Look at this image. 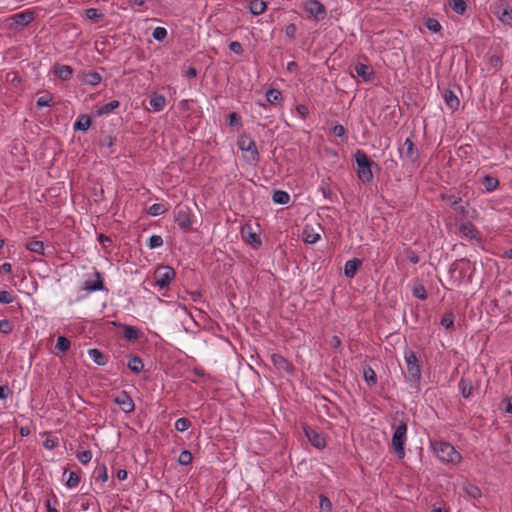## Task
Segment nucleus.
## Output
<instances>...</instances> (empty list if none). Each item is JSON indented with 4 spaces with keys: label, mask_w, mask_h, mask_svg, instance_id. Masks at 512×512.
<instances>
[{
    "label": "nucleus",
    "mask_w": 512,
    "mask_h": 512,
    "mask_svg": "<svg viewBox=\"0 0 512 512\" xmlns=\"http://www.w3.org/2000/svg\"><path fill=\"white\" fill-rule=\"evenodd\" d=\"M392 428L394 431L390 446L394 450L397 458L401 460L405 457L404 447L407 441V424L406 422L401 421L398 425L392 424Z\"/></svg>",
    "instance_id": "f257e3e1"
},
{
    "label": "nucleus",
    "mask_w": 512,
    "mask_h": 512,
    "mask_svg": "<svg viewBox=\"0 0 512 512\" xmlns=\"http://www.w3.org/2000/svg\"><path fill=\"white\" fill-rule=\"evenodd\" d=\"M404 359L407 366L406 380L410 384L417 386L420 383L422 376L419 359L415 352L408 348L404 351Z\"/></svg>",
    "instance_id": "f03ea898"
},
{
    "label": "nucleus",
    "mask_w": 512,
    "mask_h": 512,
    "mask_svg": "<svg viewBox=\"0 0 512 512\" xmlns=\"http://www.w3.org/2000/svg\"><path fill=\"white\" fill-rule=\"evenodd\" d=\"M176 276L175 270L168 265H160L154 271V286L160 290L167 289Z\"/></svg>",
    "instance_id": "7ed1b4c3"
},
{
    "label": "nucleus",
    "mask_w": 512,
    "mask_h": 512,
    "mask_svg": "<svg viewBox=\"0 0 512 512\" xmlns=\"http://www.w3.org/2000/svg\"><path fill=\"white\" fill-rule=\"evenodd\" d=\"M437 457L447 463L457 464L461 461V454L448 442H439L434 445Z\"/></svg>",
    "instance_id": "20e7f679"
},
{
    "label": "nucleus",
    "mask_w": 512,
    "mask_h": 512,
    "mask_svg": "<svg viewBox=\"0 0 512 512\" xmlns=\"http://www.w3.org/2000/svg\"><path fill=\"white\" fill-rule=\"evenodd\" d=\"M304 11L316 21L326 18V7L319 0H307L303 3Z\"/></svg>",
    "instance_id": "39448f33"
},
{
    "label": "nucleus",
    "mask_w": 512,
    "mask_h": 512,
    "mask_svg": "<svg viewBox=\"0 0 512 512\" xmlns=\"http://www.w3.org/2000/svg\"><path fill=\"white\" fill-rule=\"evenodd\" d=\"M9 19L12 21V23L9 25L10 29L13 28V25H15L16 29L24 28L34 21L35 12L27 9L11 15Z\"/></svg>",
    "instance_id": "423d86ee"
},
{
    "label": "nucleus",
    "mask_w": 512,
    "mask_h": 512,
    "mask_svg": "<svg viewBox=\"0 0 512 512\" xmlns=\"http://www.w3.org/2000/svg\"><path fill=\"white\" fill-rule=\"evenodd\" d=\"M237 144L242 152L247 153V155H244V157L255 160V158L258 156L256 143L248 134L241 135L237 141Z\"/></svg>",
    "instance_id": "0eeeda50"
},
{
    "label": "nucleus",
    "mask_w": 512,
    "mask_h": 512,
    "mask_svg": "<svg viewBox=\"0 0 512 512\" xmlns=\"http://www.w3.org/2000/svg\"><path fill=\"white\" fill-rule=\"evenodd\" d=\"M459 232L465 238L476 241L478 243L482 242L480 232L478 231L477 227L470 221L461 223L459 226Z\"/></svg>",
    "instance_id": "6e6552de"
},
{
    "label": "nucleus",
    "mask_w": 512,
    "mask_h": 512,
    "mask_svg": "<svg viewBox=\"0 0 512 512\" xmlns=\"http://www.w3.org/2000/svg\"><path fill=\"white\" fill-rule=\"evenodd\" d=\"M305 436L312 446L317 449H324L326 447V440L322 434L318 431L312 429L309 426H304L303 428Z\"/></svg>",
    "instance_id": "1a4fd4ad"
},
{
    "label": "nucleus",
    "mask_w": 512,
    "mask_h": 512,
    "mask_svg": "<svg viewBox=\"0 0 512 512\" xmlns=\"http://www.w3.org/2000/svg\"><path fill=\"white\" fill-rule=\"evenodd\" d=\"M114 402L126 414L133 412L135 409L134 401L126 391H121L117 396H115Z\"/></svg>",
    "instance_id": "9d476101"
},
{
    "label": "nucleus",
    "mask_w": 512,
    "mask_h": 512,
    "mask_svg": "<svg viewBox=\"0 0 512 512\" xmlns=\"http://www.w3.org/2000/svg\"><path fill=\"white\" fill-rule=\"evenodd\" d=\"M357 163V175L361 182L369 183L373 179L372 165L376 162H356Z\"/></svg>",
    "instance_id": "9b49d317"
},
{
    "label": "nucleus",
    "mask_w": 512,
    "mask_h": 512,
    "mask_svg": "<svg viewBox=\"0 0 512 512\" xmlns=\"http://www.w3.org/2000/svg\"><path fill=\"white\" fill-rule=\"evenodd\" d=\"M241 234L243 239L249 243L253 248H259L262 245V241L260 239V236L253 231V228L251 225L246 224L241 229Z\"/></svg>",
    "instance_id": "f8f14e48"
},
{
    "label": "nucleus",
    "mask_w": 512,
    "mask_h": 512,
    "mask_svg": "<svg viewBox=\"0 0 512 512\" xmlns=\"http://www.w3.org/2000/svg\"><path fill=\"white\" fill-rule=\"evenodd\" d=\"M498 19L506 25H512V8L507 3H500L495 7Z\"/></svg>",
    "instance_id": "ddd939ff"
},
{
    "label": "nucleus",
    "mask_w": 512,
    "mask_h": 512,
    "mask_svg": "<svg viewBox=\"0 0 512 512\" xmlns=\"http://www.w3.org/2000/svg\"><path fill=\"white\" fill-rule=\"evenodd\" d=\"M354 71L364 82H371L375 78V72L373 69L364 63H356Z\"/></svg>",
    "instance_id": "4468645a"
},
{
    "label": "nucleus",
    "mask_w": 512,
    "mask_h": 512,
    "mask_svg": "<svg viewBox=\"0 0 512 512\" xmlns=\"http://www.w3.org/2000/svg\"><path fill=\"white\" fill-rule=\"evenodd\" d=\"M188 208L186 207H179L177 209L176 215H175V221L182 229H187L191 226L192 221L190 219V214L188 212Z\"/></svg>",
    "instance_id": "2eb2a0df"
},
{
    "label": "nucleus",
    "mask_w": 512,
    "mask_h": 512,
    "mask_svg": "<svg viewBox=\"0 0 512 512\" xmlns=\"http://www.w3.org/2000/svg\"><path fill=\"white\" fill-rule=\"evenodd\" d=\"M94 281L86 280L84 283V290L88 292L103 291L105 290L104 282L100 272H94Z\"/></svg>",
    "instance_id": "dca6fc26"
},
{
    "label": "nucleus",
    "mask_w": 512,
    "mask_h": 512,
    "mask_svg": "<svg viewBox=\"0 0 512 512\" xmlns=\"http://www.w3.org/2000/svg\"><path fill=\"white\" fill-rule=\"evenodd\" d=\"M271 361L273 365L280 371L289 373L293 370L291 363L280 354H272Z\"/></svg>",
    "instance_id": "f3484780"
},
{
    "label": "nucleus",
    "mask_w": 512,
    "mask_h": 512,
    "mask_svg": "<svg viewBox=\"0 0 512 512\" xmlns=\"http://www.w3.org/2000/svg\"><path fill=\"white\" fill-rule=\"evenodd\" d=\"M400 153L402 157H406L411 160L418 157V150L413 141L409 138L405 140L403 146L400 148Z\"/></svg>",
    "instance_id": "a211bd4d"
},
{
    "label": "nucleus",
    "mask_w": 512,
    "mask_h": 512,
    "mask_svg": "<svg viewBox=\"0 0 512 512\" xmlns=\"http://www.w3.org/2000/svg\"><path fill=\"white\" fill-rule=\"evenodd\" d=\"M441 198L444 201H446L451 206V208L453 210H455L456 212L463 214V215L466 214V209H465L464 205L462 204L461 198H457L454 195H447V194H442Z\"/></svg>",
    "instance_id": "6ab92c4d"
},
{
    "label": "nucleus",
    "mask_w": 512,
    "mask_h": 512,
    "mask_svg": "<svg viewBox=\"0 0 512 512\" xmlns=\"http://www.w3.org/2000/svg\"><path fill=\"white\" fill-rule=\"evenodd\" d=\"M363 261L358 258L348 260L344 266V275L347 278H354Z\"/></svg>",
    "instance_id": "aec40b11"
},
{
    "label": "nucleus",
    "mask_w": 512,
    "mask_h": 512,
    "mask_svg": "<svg viewBox=\"0 0 512 512\" xmlns=\"http://www.w3.org/2000/svg\"><path fill=\"white\" fill-rule=\"evenodd\" d=\"M54 74L62 81H68L73 75V68L69 65L56 64L53 67Z\"/></svg>",
    "instance_id": "412c9836"
},
{
    "label": "nucleus",
    "mask_w": 512,
    "mask_h": 512,
    "mask_svg": "<svg viewBox=\"0 0 512 512\" xmlns=\"http://www.w3.org/2000/svg\"><path fill=\"white\" fill-rule=\"evenodd\" d=\"M444 101L447 107L452 111H456L459 108L460 100L458 96L452 90H445L443 94Z\"/></svg>",
    "instance_id": "4be33fe9"
},
{
    "label": "nucleus",
    "mask_w": 512,
    "mask_h": 512,
    "mask_svg": "<svg viewBox=\"0 0 512 512\" xmlns=\"http://www.w3.org/2000/svg\"><path fill=\"white\" fill-rule=\"evenodd\" d=\"M363 378L369 387H373L377 384V375L374 369L368 364L362 365Z\"/></svg>",
    "instance_id": "5701e85b"
},
{
    "label": "nucleus",
    "mask_w": 512,
    "mask_h": 512,
    "mask_svg": "<svg viewBox=\"0 0 512 512\" xmlns=\"http://www.w3.org/2000/svg\"><path fill=\"white\" fill-rule=\"evenodd\" d=\"M89 357L93 360V362L99 366H104L108 362V358L104 355L99 349L91 348L88 350Z\"/></svg>",
    "instance_id": "b1692460"
},
{
    "label": "nucleus",
    "mask_w": 512,
    "mask_h": 512,
    "mask_svg": "<svg viewBox=\"0 0 512 512\" xmlns=\"http://www.w3.org/2000/svg\"><path fill=\"white\" fill-rule=\"evenodd\" d=\"M101 80V75L95 71L84 72L82 75V81L91 86H97Z\"/></svg>",
    "instance_id": "393cba45"
},
{
    "label": "nucleus",
    "mask_w": 512,
    "mask_h": 512,
    "mask_svg": "<svg viewBox=\"0 0 512 512\" xmlns=\"http://www.w3.org/2000/svg\"><path fill=\"white\" fill-rule=\"evenodd\" d=\"M92 120L88 115H81L79 118L75 121L73 128L76 131H87L91 126Z\"/></svg>",
    "instance_id": "a878e982"
},
{
    "label": "nucleus",
    "mask_w": 512,
    "mask_h": 512,
    "mask_svg": "<svg viewBox=\"0 0 512 512\" xmlns=\"http://www.w3.org/2000/svg\"><path fill=\"white\" fill-rule=\"evenodd\" d=\"M128 368L131 372L134 374H140L144 369V363L143 360L139 356H133L129 359Z\"/></svg>",
    "instance_id": "bb28decb"
},
{
    "label": "nucleus",
    "mask_w": 512,
    "mask_h": 512,
    "mask_svg": "<svg viewBox=\"0 0 512 512\" xmlns=\"http://www.w3.org/2000/svg\"><path fill=\"white\" fill-rule=\"evenodd\" d=\"M166 104V99L161 94H154L150 98V106L155 112L162 111L164 109V106Z\"/></svg>",
    "instance_id": "cd10ccee"
},
{
    "label": "nucleus",
    "mask_w": 512,
    "mask_h": 512,
    "mask_svg": "<svg viewBox=\"0 0 512 512\" xmlns=\"http://www.w3.org/2000/svg\"><path fill=\"white\" fill-rule=\"evenodd\" d=\"M267 8L266 2L263 0H249V11L253 15L262 14Z\"/></svg>",
    "instance_id": "c85d7f7f"
},
{
    "label": "nucleus",
    "mask_w": 512,
    "mask_h": 512,
    "mask_svg": "<svg viewBox=\"0 0 512 512\" xmlns=\"http://www.w3.org/2000/svg\"><path fill=\"white\" fill-rule=\"evenodd\" d=\"M226 121H227V125L230 128H234L236 130H240L243 126L242 118L236 112L229 113Z\"/></svg>",
    "instance_id": "c756f323"
},
{
    "label": "nucleus",
    "mask_w": 512,
    "mask_h": 512,
    "mask_svg": "<svg viewBox=\"0 0 512 512\" xmlns=\"http://www.w3.org/2000/svg\"><path fill=\"white\" fill-rule=\"evenodd\" d=\"M25 248L30 252L36 253L38 255H45V246L42 241H30L25 244Z\"/></svg>",
    "instance_id": "7c9ffc66"
},
{
    "label": "nucleus",
    "mask_w": 512,
    "mask_h": 512,
    "mask_svg": "<svg viewBox=\"0 0 512 512\" xmlns=\"http://www.w3.org/2000/svg\"><path fill=\"white\" fill-rule=\"evenodd\" d=\"M458 386H459V390H460L463 398L467 399L471 396L472 391H473V386L471 384V381H469L465 378H461Z\"/></svg>",
    "instance_id": "2f4dec72"
},
{
    "label": "nucleus",
    "mask_w": 512,
    "mask_h": 512,
    "mask_svg": "<svg viewBox=\"0 0 512 512\" xmlns=\"http://www.w3.org/2000/svg\"><path fill=\"white\" fill-rule=\"evenodd\" d=\"M272 200L276 204L285 205L290 201V195L283 190H275L272 195Z\"/></svg>",
    "instance_id": "473e14b6"
},
{
    "label": "nucleus",
    "mask_w": 512,
    "mask_h": 512,
    "mask_svg": "<svg viewBox=\"0 0 512 512\" xmlns=\"http://www.w3.org/2000/svg\"><path fill=\"white\" fill-rule=\"evenodd\" d=\"M449 6L455 13L463 15L467 9V0H450Z\"/></svg>",
    "instance_id": "72a5a7b5"
},
{
    "label": "nucleus",
    "mask_w": 512,
    "mask_h": 512,
    "mask_svg": "<svg viewBox=\"0 0 512 512\" xmlns=\"http://www.w3.org/2000/svg\"><path fill=\"white\" fill-rule=\"evenodd\" d=\"M482 184L487 192H492L498 187L499 181L495 177L486 175L482 179Z\"/></svg>",
    "instance_id": "f704fd0d"
},
{
    "label": "nucleus",
    "mask_w": 512,
    "mask_h": 512,
    "mask_svg": "<svg viewBox=\"0 0 512 512\" xmlns=\"http://www.w3.org/2000/svg\"><path fill=\"white\" fill-rule=\"evenodd\" d=\"M266 100L270 104H277L282 101L281 91L278 89L271 88L266 92Z\"/></svg>",
    "instance_id": "c9c22d12"
},
{
    "label": "nucleus",
    "mask_w": 512,
    "mask_h": 512,
    "mask_svg": "<svg viewBox=\"0 0 512 512\" xmlns=\"http://www.w3.org/2000/svg\"><path fill=\"white\" fill-rule=\"evenodd\" d=\"M123 334L125 339L130 342H134L139 338V330L134 326L125 325Z\"/></svg>",
    "instance_id": "e433bc0d"
},
{
    "label": "nucleus",
    "mask_w": 512,
    "mask_h": 512,
    "mask_svg": "<svg viewBox=\"0 0 512 512\" xmlns=\"http://www.w3.org/2000/svg\"><path fill=\"white\" fill-rule=\"evenodd\" d=\"M303 240L305 243L314 244L318 240H320V234L317 232H314L313 229L309 230V229L305 228L303 230Z\"/></svg>",
    "instance_id": "4c0bfd02"
},
{
    "label": "nucleus",
    "mask_w": 512,
    "mask_h": 512,
    "mask_svg": "<svg viewBox=\"0 0 512 512\" xmlns=\"http://www.w3.org/2000/svg\"><path fill=\"white\" fill-rule=\"evenodd\" d=\"M441 326L445 328L446 330H453L454 329V314L449 311L446 312L440 322Z\"/></svg>",
    "instance_id": "58836bf2"
},
{
    "label": "nucleus",
    "mask_w": 512,
    "mask_h": 512,
    "mask_svg": "<svg viewBox=\"0 0 512 512\" xmlns=\"http://www.w3.org/2000/svg\"><path fill=\"white\" fill-rule=\"evenodd\" d=\"M412 294L419 300H426L428 296L424 285L421 283L414 284L412 287Z\"/></svg>",
    "instance_id": "ea45409f"
},
{
    "label": "nucleus",
    "mask_w": 512,
    "mask_h": 512,
    "mask_svg": "<svg viewBox=\"0 0 512 512\" xmlns=\"http://www.w3.org/2000/svg\"><path fill=\"white\" fill-rule=\"evenodd\" d=\"M463 490L471 498L476 499V498H479L481 496V490L479 489V487H477L474 484H471V483L463 484Z\"/></svg>",
    "instance_id": "a19ab883"
},
{
    "label": "nucleus",
    "mask_w": 512,
    "mask_h": 512,
    "mask_svg": "<svg viewBox=\"0 0 512 512\" xmlns=\"http://www.w3.org/2000/svg\"><path fill=\"white\" fill-rule=\"evenodd\" d=\"M96 481L106 482L108 480V470L105 464L98 465L95 469Z\"/></svg>",
    "instance_id": "79ce46f5"
},
{
    "label": "nucleus",
    "mask_w": 512,
    "mask_h": 512,
    "mask_svg": "<svg viewBox=\"0 0 512 512\" xmlns=\"http://www.w3.org/2000/svg\"><path fill=\"white\" fill-rule=\"evenodd\" d=\"M71 342L65 336H58L55 348L60 352L65 353L70 349Z\"/></svg>",
    "instance_id": "37998d69"
},
{
    "label": "nucleus",
    "mask_w": 512,
    "mask_h": 512,
    "mask_svg": "<svg viewBox=\"0 0 512 512\" xmlns=\"http://www.w3.org/2000/svg\"><path fill=\"white\" fill-rule=\"evenodd\" d=\"M119 106H120V102L118 100H113V101L103 105L102 107H100L98 110V115L109 114L112 111H114L116 108H118Z\"/></svg>",
    "instance_id": "c03bdc74"
},
{
    "label": "nucleus",
    "mask_w": 512,
    "mask_h": 512,
    "mask_svg": "<svg viewBox=\"0 0 512 512\" xmlns=\"http://www.w3.org/2000/svg\"><path fill=\"white\" fill-rule=\"evenodd\" d=\"M319 508L321 512H331L332 511V502L330 499L324 494L319 495Z\"/></svg>",
    "instance_id": "a18cd8bd"
},
{
    "label": "nucleus",
    "mask_w": 512,
    "mask_h": 512,
    "mask_svg": "<svg viewBox=\"0 0 512 512\" xmlns=\"http://www.w3.org/2000/svg\"><path fill=\"white\" fill-rule=\"evenodd\" d=\"M191 425H192V423L188 418L182 417V418H179L176 420L174 427L177 431L184 432L185 430L190 428Z\"/></svg>",
    "instance_id": "49530a36"
},
{
    "label": "nucleus",
    "mask_w": 512,
    "mask_h": 512,
    "mask_svg": "<svg viewBox=\"0 0 512 512\" xmlns=\"http://www.w3.org/2000/svg\"><path fill=\"white\" fill-rule=\"evenodd\" d=\"M53 96L50 93H46L45 95L39 97L36 102L37 108L49 107L52 105Z\"/></svg>",
    "instance_id": "de8ad7c7"
},
{
    "label": "nucleus",
    "mask_w": 512,
    "mask_h": 512,
    "mask_svg": "<svg viewBox=\"0 0 512 512\" xmlns=\"http://www.w3.org/2000/svg\"><path fill=\"white\" fill-rule=\"evenodd\" d=\"M79 483H80V476L78 475V473L75 471H70L68 473V478L66 480V486L68 488H74V487L78 486Z\"/></svg>",
    "instance_id": "09e8293b"
},
{
    "label": "nucleus",
    "mask_w": 512,
    "mask_h": 512,
    "mask_svg": "<svg viewBox=\"0 0 512 512\" xmlns=\"http://www.w3.org/2000/svg\"><path fill=\"white\" fill-rule=\"evenodd\" d=\"M425 26L429 31H431L433 33H438L441 30V25H440L439 21L435 18H428L425 21Z\"/></svg>",
    "instance_id": "8fccbe9b"
},
{
    "label": "nucleus",
    "mask_w": 512,
    "mask_h": 512,
    "mask_svg": "<svg viewBox=\"0 0 512 512\" xmlns=\"http://www.w3.org/2000/svg\"><path fill=\"white\" fill-rule=\"evenodd\" d=\"M162 245H163V239H162V237L160 235H152L148 239L147 246L150 249H156L158 247H161Z\"/></svg>",
    "instance_id": "3c124183"
},
{
    "label": "nucleus",
    "mask_w": 512,
    "mask_h": 512,
    "mask_svg": "<svg viewBox=\"0 0 512 512\" xmlns=\"http://www.w3.org/2000/svg\"><path fill=\"white\" fill-rule=\"evenodd\" d=\"M85 15L88 19L93 21H99L102 18V13L96 8H89L85 10Z\"/></svg>",
    "instance_id": "603ef678"
},
{
    "label": "nucleus",
    "mask_w": 512,
    "mask_h": 512,
    "mask_svg": "<svg viewBox=\"0 0 512 512\" xmlns=\"http://www.w3.org/2000/svg\"><path fill=\"white\" fill-rule=\"evenodd\" d=\"M192 461V454L190 451L188 450H183L180 455H179V458H178V462L180 465H183V466H186L188 464H190Z\"/></svg>",
    "instance_id": "864d4df0"
},
{
    "label": "nucleus",
    "mask_w": 512,
    "mask_h": 512,
    "mask_svg": "<svg viewBox=\"0 0 512 512\" xmlns=\"http://www.w3.org/2000/svg\"><path fill=\"white\" fill-rule=\"evenodd\" d=\"M76 457L80 463L88 464L92 459V452L90 450L81 451L77 453Z\"/></svg>",
    "instance_id": "5fc2aeb1"
},
{
    "label": "nucleus",
    "mask_w": 512,
    "mask_h": 512,
    "mask_svg": "<svg viewBox=\"0 0 512 512\" xmlns=\"http://www.w3.org/2000/svg\"><path fill=\"white\" fill-rule=\"evenodd\" d=\"M152 37L157 41H163L167 37V30L164 27H156Z\"/></svg>",
    "instance_id": "6e6d98bb"
},
{
    "label": "nucleus",
    "mask_w": 512,
    "mask_h": 512,
    "mask_svg": "<svg viewBox=\"0 0 512 512\" xmlns=\"http://www.w3.org/2000/svg\"><path fill=\"white\" fill-rule=\"evenodd\" d=\"M148 212L152 216H159L165 212V208H164L163 204L154 203L153 205L150 206Z\"/></svg>",
    "instance_id": "4d7b16f0"
},
{
    "label": "nucleus",
    "mask_w": 512,
    "mask_h": 512,
    "mask_svg": "<svg viewBox=\"0 0 512 512\" xmlns=\"http://www.w3.org/2000/svg\"><path fill=\"white\" fill-rule=\"evenodd\" d=\"M331 132L335 137H339V138L346 137V129L341 124L334 125L331 129Z\"/></svg>",
    "instance_id": "13d9d810"
},
{
    "label": "nucleus",
    "mask_w": 512,
    "mask_h": 512,
    "mask_svg": "<svg viewBox=\"0 0 512 512\" xmlns=\"http://www.w3.org/2000/svg\"><path fill=\"white\" fill-rule=\"evenodd\" d=\"M320 191H321L322 195L330 202H333L334 198H336V195L331 191V189L328 185H321Z\"/></svg>",
    "instance_id": "bf43d9fd"
},
{
    "label": "nucleus",
    "mask_w": 512,
    "mask_h": 512,
    "mask_svg": "<svg viewBox=\"0 0 512 512\" xmlns=\"http://www.w3.org/2000/svg\"><path fill=\"white\" fill-rule=\"evenodd\" d=\"M12 330H13V325L9 320H7V319L0 320V332L1 333L9 334L12 332Z\"/></svg>",
    "instance_id": "052dcab7"
},
{
    "label": "nucleus",
    "mask_w": 512,
    "mask_h": 512,
    "mask_svg": "<svg viewBox=\"0 0 512 512\" xmlns=\"http://www.w3.org/2000/svg\"><path fill=\"white\" fill-rule=\"evenodd\" d=\"M13 296L8 291H0V304H10L13 302Z\"/></svg>",
    "instance_id": "680f3d73"
},
{
    "label": "nucleus",
    "mask_w": 512,
    "mask_h": 512,
    "mask_svg": "<svg viewBox=\"0 0 512 512\" xmlns=\"http://www.w3.org/2000/svg\"><path fill=\"white\" fill-rule=\"evenodd\" d=\"M100 144L102 148H111L114 145V138L110 135L101 137Z\"/></svg>",
    "instance_id": "e2e57ef3"
},
{
    "label": "nucleus",
    "mask_w": 512,
    "mask_h": 512,
    "mask_svg": "<svg viewBox=\"0 0 512 512\" xmlns=\"http://www.w3.org/2000/svg\"><path fill=\"white\" fill-rule=\"evenodd\" d=\"M229 49H230L233 53H235V54H237V55H241V54H243V52H244V49H243L242 44H241L240 42H238V41H233V42H231V43L229 44Z\"/></svg>",
    "instance_id": "0e129e2a"
},
{
    "label": "nucleus",
    "mask_w": 512,
    "mask_h": 512,
    "mask_svg": "<svg viewBox=\"0 0 512 512\" xmlns=\"http://www.w3.org/2000/svg\"><path fill=\"white\" fill-rule=\"evenodd\" d=\"M297 33V27L295 24L291 23L286 26L285 28V35L289 37L291 40H293Z\"/></svg>",
    "instance_id": "69168bd1"
},
{
    "label": "nucleus",
    "mask_w": 512,
    "mask_h": 512,
    "mask_svg": "<svg viewBox=\"0 0 512 512\" xmlns=\"http://www.w3.org/2000/svg\"><path fill=\"white\" fill-rule=\"evenodd\" d=\"M12 394L8 385H0V400H6Z\"/></svg>",
    "instance_id": "338daca9"
},
{
    "label": "nucleus",
    "mask_w": 512,
    "mask_h": 512,
    "mask_svg": "<svg viewBox=\"0 0 512 512\" xmlns=\"http://www.w3.org/2000/svg\"><path fill=\"white\" fill-rule=\"evenodd\" d=\"M54 502L52 503L51 499H48L46 500L45 502V506H46V509H47V512H59L56 508H55V505L57 504V498L56 496L54 495Z\"/></svg>",
    "instance_id": "774afa93"
}]
</instances>
